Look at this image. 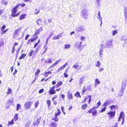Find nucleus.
Instances as JSON below:
<instances>
[{
	"label": "nucleus",
	"mask_w": 127,
	"mask_h": 127,
	"mask_svg": "<svg viewBox=\"0 0 127 127\" xmlns=\"http://www.w3.org/2000/svg\"><path fill=\"white\" fill-rule=\"evenodd\" d=\"M75 30L77 32H80L86 30V29L83 26H81L76 28Z\"/></svg>",
	"instance_id": "nucleus-2"
},
{
	"label": "nucleus",
	"mask_w": 127,
	"mask_h": 127,
	"mask_svg": "<svg viewBox=\"0 0 127 127\" xmlns=\"http://www.w3.org/2000/svg\"><path fill=\"white\" fill-rule=\"evenodd\" d=\"M113 102L112 100L110 98H108L106 100L103 104L104 106H106L108 105L111 104Z\"/></svg>",
	"instance_id": "nucleus-6"
},
{
	"label": "nucleus",
	"mask_w": 127,
	"mask_h": 127,
	"mask_svg": "<svg viewBox=\"0 0 127 127\" xmlns=\"http://www.w3.org/2000/svg\"><path fill=\"white\" fill-rule=\"evenodd\" d=\"M97 18L98 19L99 21L102 20V19L101 16L100 12L99 11L98 12V17H97Z\"/></svg>",
	"instance_id": "nucleus-22"
},
{
	"label": "nucleus",
	"mask_w": 127,
	"mask_h": 127,
	"mask_svg": "<svg viewBox=\"0 0 127 127\" xmlns=\"http://www.w3.org/2000/svg\"><path fill=\"white\" fill-rule=\"evenodd\" d=\"M39 103L38 101H37L36 102H35V108H36L38 105L39 104Z\"/></svg>",
	"instance_id": "nucleus-49"
},
{
	"label": "nucleus",
	"mask_w": 127,
	"mask_h": 127,
	"mask_svg": "<svg viewBox=\"0 0 127 127\" xmlns=\"http://www.w3.org/2000/svg\"><path fill=\"white\" fill-rule=\"evenodd\" d=\"M126 81L124 80L122 82V86L121 87L120 91L124 92V91L126 88Z\"/></svg>",
	"instance_id": "nucleus-7"
},
{
	"label": "nucleus",
	"mask_w": 127,
	"mask_h": 127,
	"mask_svg": "<svg viewBox=\"0 0 127 127\" xmlns=\"http://www.w3.org/2000/svg\"><path fill=\"white\" fill-rule=\"evenodd\" d=\"M21 28H19L16 30L14 32L13 36H15L16 35H18V33L21 31Z\"/></svg>",
	"instance_id": "nucleus-11"
},
{
	"label": "nucleus",
	"mask_w": 127,
	"mask_h": 127,
	"mask_svg": "<svg viewBox=\"0 0 127 127\" xmlns=\"http://www.w3.org/2000/svg\"><path fill=\"white\" fill-rule=\"evenodd\" d=\"M77 95H78L80 97H81V96L80 95V93L78 92H76V93L75 94V96H76Z\"/></svg>",
	"instance_id": "nucleus-53"
},
{
	"label": "nucleus",
	"mask_w": 127,
	"mask_h": 127,
	"mask_svg": "<svg viewBox=\"0 0 127 127\" xmlns=\"http://www.w3.org/2000/svg\"><path fill=\"white\" fill-rule=\"evenodd\" d=\"M21 5V4H18L13 9V11L12 12H16L17 11V9L18 8L19 6Z\"/></svg>",
	"instance_id": "nucleus-15"
},
{
	"label": "nucleus",
	"mask_w": 127,
	"mask_h": 127,
	"mask_svg": "<svg viewBox=\"0 0 127 127\" xmlns=\"http://www.w3.org/2000/svg\"><path fill=\"white\" fill-rule=\"evenodd\" d=\"M64 76L65 77L67 78L68 77V75L66 73H64Z\"/></svg>",
	"instance_id": "nucleus-62"
},
{
	"label": "nucleus",
	"mask_w": 127,
	"mask_h": 127,
	"mask_svg": "<svg viewBox=\"0 0 127 127\" xmlns=\"http://www.w3.org/2000/svg\"><path fill=\"white\" fill-rule=\"evenodd\" d=\"M95 108V106H94L93 108L90 109L87 113H89L90 114L92 113L93 116H95L97 113L96 110Z\"/></svg>",
	"instance_id": "nucleus-4"
},
{
	"label": "nucleus",
	"mask_w": 127,
	"mask_h": 127,
	"mask_svg": "<svg viewBox=\"0 0 127 127\" xmlns=\"http://www.w3.org/2000/svg\"><path fill=\"white\" fill-rule=\"evenodd\" d=\"M87 107V105L86 104H85L82 105V109L85 110L86 109Z\"/></svg>",
	"instance_id": "nucleus-28"
},
{
	"label": "nucleus",
	"mask_w": 127,
	"mask_h": 127,
	"mask_svg": "<svg viewBox=\"0 0 127 127\" xmlns=\"http://www.w3.org/2000/svg\"><path fill=\"white\" fill-rule=\"evenodd\" d=\"M44 89H42L39 90V93H43L44 92Z\"/></svg>",
	"instance_id": "nucleus-50"
},
{
	"label": "nucleus",
	"mask_w": 127,
	"mask_h": 127,
	"mask_svg": "<svg viewBox=\"0 0 127 127\" xmlns=\"http://www.w3.org/2000/svg\"><path fill=\"white\" fill-rule=\"evenodd\" d=\"M48 60V63H49L50 64H51L52 63V60H51L50 59H49Z\"/></svg>",
	"instance_id": "nucleus-59"
},
{
	"label": "nucleus",
	"mask_w": 127,
	"mask_h": 127,
	"mask_svg": "<svg viewBox=\"0 0 127 127\" xmlns=\"http://www.w3.org/2000/svg\"><path fill=\"white\" fill-rule=\"evenodd\" d=\"M124 92L120 91V93L118 94V96H122L123 95Z\"/></svg>",
	"instance_id": "nucleus-44"
},
{
	"label": "nucleus",
	"mask_w": 127,
	"mask_h": 127,
	"mask_svg": "<svg viewBox=\"0 0 127 127\" xmlns=\"http://www.w3.org/2000/svg\"><path fill=\"white\" fill-rule=\"evenodd\" d=\"M21 108V105L19 104H17V111H18V110Z\"/></svg>",
	"instance_id": "nucleus-39"
},
{
	"label": "nucleus",
	"mask_w": 127,
	"mask_h": 127,
	"mask_svg": "<svg viewBox=\"0 0 127 127\" xmlns=\"http://www.w3.org/2000/svg\"><path fill=\"white\" fill-rule=\"evenodd\" d=\"M32 102V101L26 102L25 104V107L26 109H29L31 106Z\"/></svg>",
	"instance_id": "nucleus-5"
},
{
	"label": "nucleus",
	"mask_w": 127,
	"mask_h": 127,
	"mask_svg": "<svg viewBox=\"0 0 127 127\" xmlns=\"http://www.w3.org/2000/svg\"><path fill=\"white\" fill-rule=\"evenodd\" d=\"M60 114V113H59L58 112L55 113V117L56 118V117H57Z\"/></svg>",
	"instance_id": "nucleus-61"
},
{
	"label": "nucleus",
	"mask_w": 127,
	"mask_h": 127,
	"mask_svg": "<svg viewBox=\"0 0 127 127\" xmlns=\"http://www.w3.org/2000/svg\"><path fill=\"white\" fill-rule=\"evenodd\" d=\"M62 82L60 81L57 84V87H58L60 86L61 85H62Z\"/></svg>",
	"instance_id": "nucleus-37"
},
{
	"label": "nucleus",
	"mask_w": 127,
	"mask_h": 127,
	"mask_svg": "<svg viewBox=\"0 0 127 127\" xmlns=\"http://www.w3.org/2000/svg\"><path fill=\"white\" fill-rule=\"evenodd\" d=\"M53 35V33L52 32H51L50 33L49 37H48V38H51Z\"/></svg>",
	"instance_id": "nucleus-57"
},
{
	"label": "nucleus",
	"mask_w": 127,
	"mask_h": 127,
	"mask_svg": "<svg viewBox=\"0 0 127 127\" xmlns=\"http://www.w3.org/2000/svg\"><path fill=\"white\" fill-rule=\"evenodd\" d=\"M3 9H0V15L2 14L3 12Z\"/></svg>",
	"instance_id": "nucleus-60"
},
{
	"label": "nucleus",
	"mask_w": 127,
	"mask_h": 127,
	"mask_svg": "<svg viewBox=\"0 0 127 127\" xmlns=\"http://www.w3.org/2000/svg\"><path fill=\"white\" fill-rule=\"evenodd\" d=\"M117 105H113L110 106V108L111 110H113L114 109H116L117 108Z\"/></svg>",
	"instance_id": "nucleus-25"
},
{
	"label": "nucleus",
	"mask_w": 127,
	"mask_h": 127,
	"mask_svg": "<svg viewBox=\"0 0 127 127\" xmlns=\"http://www.w3.org/2000/svg\"><path fill=\"white\" fill-rule=\"evenodd\" d=\"M101 104V103L100 102V100H99V102H97V106H95V108H97Z\"/></svg>",
	"instance_id": "nucleus-41"
},
{
	"label": "nucleus",
	"mask_w": 127,
	"mask_h": 127,
	"mask_svg": "<svg viewBox=\"0 0 127 127\" xmlns=\"http://www.w3.org/2000/svg\"><path fill=\"white\" fill-rule=\"evenodd\" d=\"M26 55V54H22L20 56L19 58V59L20 60L22 59L23 58H24Z\"/></svg>",
	"instance_id": "nucleus-24"
},
{
	"label": "nucleus",
	"mask_w": 127,
	"mask_h": 127,
	"mask_svg": "<svg viewBox=\"0 0 127 127\" xmlns=\"http://www.w3.org/2000/svg\"><path fill=\"white\" fill-rule=\"evenodd\" d=\"M4 44V42L2 41H0V47L2 45Z\"/></svg>",
	"instance_id": "nucleus-51"
},
{
	"label": "nucleus",
	"mask_w": 127,
	"mask_h": 127,
	"mask_svg": "<svg viewBox=\"0 0 127 127\" xmlns=\"http://www.w3.org/2000/svg\"><path fill=\"white\" fill-rule=\"evenodd\" d=\"M121 40H122L124 41V43H125L127 41V39L126 36H123L121 37Z\"/></svg>",
	"instance_id": "nucleus-20"
},
{
	"label": "nucleus",
	"mask_w": 127,
	"mask_h": 127,
	"mask_svg": "<svg viewBox=\"0 0 127 127\" xmlns=\"http://www.w3.org/2000/svg\"><path fill=\"white\" fill-rule=\"evenodd\" d=\"M65 48L66 49H69L70 48V45L69 44H65L64 45Z\"/></svg>",
	"instance_id": "nucleus-32"
},
{
	"label": "nucleus",
	"mask_w": 127,
	"mask_h": 127,
	"mask_svg": "<svg viewBox=\"0 0 127 127\" xmlns=\"http://www.w3.org/2000/svg\"><path fill=\"white\" fill-rule=\"evenodd\" d=\"M49 93L51 95H53V94H55L56 93V92L54 89H50L49 91Z\"/></svg>",
	"instance_id": "nucleus-19"
},
{
	"label": "nucleus",
	"mask_w": 127,
	"mask_h": 127,
	"mask_svg": "<svg viewBox=\"0 0 127 127\" xmlns=\"http://www.w3.org/2000/svg\"><path fill=\"white\" fill-rule=\"evenodd\" d=\"M125 23L126 25L127 26V17L125 18Z\"/></svg>",
	"instance_id": "nucleus-55"
},
{
	"label": "nucleus",
	"mask_w": 127,
	"mask_h": 127,
	"mask_svg": "<svg viewBox=\"0 0 127 127\" xmlns=\"http://www.w3.org/2000/svg\"><path fill=\"white\" fill-rule=\"evenodd\" d=\"M40 70L39 69H37V71L35 72V75L36 76L37 75H38L39 73H40Z\"/></svg>",
	"instance_id": "nucleus-36"
},
{
	"label": "nucleus",
	"mask_w": 127,
	"mask_h": 127,
	"mask_svg": "<svg viewBox=\"0 0 127 127\" xmlns=\"http://www.w3.org/2000/svg\"><path fill=\"white\" fill-rule=\"evenodd\" d=\"M119 117L121 118L122 119V122L121 124L122 125H123L124 123L125 119L124 113L123 112V111H122L120 113Z\"/></svg>",
	"instance_id": "nucleus-9"
},
{
	"label": "nucleus",
	"mask_w": 127,
	"mask_h": 127,
	"mask_svg": "<svg viewBox=\"0 0 127 127\" xmlns=\"http://www.w3.org/2000/svg\"><path fill=\"white\" fill-rule=\"evenodd\" d=\"M51 102L50 100H48L47 101V104L48 105V107H49L50 106Z\"/></svg>",
	"instance_id": "nucleus-45"
},
{
	"label": "nucleus",
	"mask_w": 127,
	"mask_h": 127,
	"mask_svg": "<svg viewBox=\"0 0 127 127\" xmlns=\"http://www.w3.org/2000/svg\"><path fill=\"white\" fill-rule=\"evenodd\" d=\"M12 91L11 89L9 88L8 89V92H7V95H9L10 94L12 93Z\"/></svg>",
	"instance_id": "nucleus-33"
},
{
	"label": "nucleus",
	"mask_w": 127,
	"mask_h": 127,
	"mask_svg": "<svg viewBox=\"0 0 127 127\" xmlns=\"http://www.w3.org/2000/svg\"><path fill=\"white\" fill-rule=\"evenodd\" d=\"M18 114H16L15 115V116L14 117V120L15 121H17L18 119Z\"/></svg>",
	"instance_id": "nucleus-34"
},
{
	"label": "nucleus",
	"mask_w": 127,
	"mask_h": 127,
	"mask_svg": "<svg viewBox=\"0 0 127 127\" xmlns=\"http://www.w3.org/2000/svg\"><path fill=\"white\" fill-rule=\"evenodd\" d=\"M41 19H39L37 20L36 21L37 24L38 25L40 23H41Z\"/></svg>",
	"instance_id": "nucleus-48"
},
{
	"label": "nucleus",
	"mask_w": 127,
	"mask_h": 127,
	"mask_svg": "<svg viewBox=\"0 0 127 127\" xmlns=\"http://www.w3.org/2000/svg\"><path fill=\"white\" fill-rule=\"evenodd\" d=\"M22 45H21L20 47L16 50V52H19L20 50L21 49V47L22 46Z\"/></svg>",
	"instance_id": "nucleus-52"
},
{
	"label": "nucleus",
	"mask_w": 127,
	"mask_h": 127,
	"mask_svg": "<svg viewBox=\"0 0 127 127\" xmlns=\"http://www.w3.org/2000/svg\"><path fill=\"white\" fill-rule=\"evenodd\" d=\"M95 83H96L98 84H100V81L98 79H96L95 80Z\"/></svg>",
	"instance_id": "nucleus-46"
},
{
	"label": "nucleus",
	"mask_w": 127,
	"mask_h": 127,
	"mask_svg": "<svg viewBox=\"0 0 127 127\" xmlns=\"http://www.w3.org/2000/svg\"><path fill=\"white\" fill-rule=\"evenodd\" d=\"M101 65V63L100 62L98 61L97 62V64L96 66H97L99 68L100 66Z\"/></svg>",
	"instance_id": "nucleus-35"
},
{
	"label": "nucleus",
	"mask_w": 127,
	"mask_h": 127,
	"mask_svg": "<svg viewBox=\"0 0 127 127\" xmlns=\"http://www.w3.org/2000/svg\"><path fill=\"white\" fill-rule=\"evenodd\" d=\"M67 96L69 99H73L72 95L71 93H70V92H67Z\"/></svg>",
	"instance_id": "nucleus-16"
},
{
	"label": "nucleus",
	"mask_w": 127,
	"mask_h": 127,
	"mask_svg": "<svg viewBox=\"0 0 127 127\" xmlns=\"http://www.w3.org/2000/svg\"><path fill=\"white\" fill-rule=\"evenodd\" d=\"M115 112L112 111L108 112L107 113V114L109 115V119H111L112 117H114L115 115Z\"/></svg>",
	"instance_id": "nucleus-10"
},
{
	"label": "nucleus",
	"mask_w": 127,
	"mask_h": 127,
	"mask_svg": "<svg viewBox=\"0 0 127 127\" xmlns=\"http://www.w3.org/2000/svg\"><path fill=\"white\" fill-rule=\"evenodd\" d=\"M91 95H89L88 96V97L89 98V102L88 103H90L91 100Z\"/></svg>",
	"instance_id": "nucleus-47"
},
{
	"label": "nucleus",
	"mask_w": 127,
	"mask_h": 127,
	"mask_svg": "<svg viewBox=\"0 0 127 127\" xmlns=\"http://www.w3.org/2000/svg\"><path fill=\"white\" fill-rule=\"evenodd\" d=\"M61 60L62 59H59L55 63L53 64V66H54L57 65L60 62H61Z\"/></svg>",
	"instance_id": "nucleus-30"
},
{
	"label": "nucleus",
	"mask_w": 127,
	"mask_h": 127,
	"mask_svg": "<svg viewBox=\"0 0 127 127\" xmlns=\"http://www.w3.org/2000/svg\"><path fill=\"white\" fill-rule=\"evenodd\" d=\"M88 10L85 9H83L82 12V17L86 20L88 19Z\"/></svg>",
	"instance_id": "nucleus-1"
},
{
	"label": "nucleus",
	"mask_w": 127,
	"mask_h": 127,
	"mask_svg": "<svg viewBox=\"0 0 127 127\" xmlns=\"http://www.w3.org/2000/svg\"><path fill=\"white\" fill-rule=\"evenodd\" d=\"M30 35L29 34H27L26 35L25 37V40H27L29 37V36Z\"/></svg>",
	"instance_id": "nucleus-54"
},
{
	"label": "nucleus",
	"mask_w": 127,
	"mask_h": 127,
	"mask_svg": "<svg viewBox=\"0 0 127 127\" xmlns=\"http://www.w3.org/2000/svg\"><path fill=\"white\" fill-rule=\"evenodd\" d=\"M112 35L114 36L115 34L118 33L117 31V30H115L112 31Z\"/></svg>",
	"instance_id": "nucleus-27"
},
{
	"label": "nucleus",
	"mask_w": 127,
	"mask_h": 127,
	"mask_svg": "<svg viewBox=\"0 0 127 127\" xmlns=\"http://www.w3.org/2000/svg\"><path fill=\"white\" fill-rule=\"evenodd\" d=\"M78 66V64L77 63H75L74 65L73 66V68H74L75 69H77Z\"/></svg>",
	"instance_id": "nucleus-31"
},
{
	"label": "nucleus",
	"mask_w": 127,
	"mask_h": 127,
	"mask_svg": "<svg viewBox=\"0 0 127 127\" xmlns=\"http://www.w3.org/2000/svg\"><path fill=\"white\" fill-rule=\"evenodd\" d=\"M68 65L67 63H65L63 66L60 67L59 68L58 70V72H60L67 65Z\"/></svg>",
	"instance_id": "nucleus-13"
},
{
	"label": "nucleus",
	"mask_w": 127,
	"mask_h": 127,
	"mask_svg": "<svg viewBox=\"0 0 127 127\" xmlns=\"http://www.w3.org/2000/svg\"><path fill=\"white\" fill-rule=\"evenodd\" d=\"M80 39L82 40V41H84L85 40V37H83V36H82L81 37Z\"/></svg>",
	"instance_id": "nucleus-58"
},
{
	"label": "nucleus",
	"mask_w": 127,
	"mask_h": 127,
	"mask_svg": "<svg viewBox=\"0 0 127 127\" xmlns=\"http://www.w3.org/2000/svg\"><path fill=\"white\" fill-rule=\"evenodd\" d=\"M15 51V47L13 46L12 50V53H14V52Z\"/></svg>",
	"instance_id": "nucleus-56"
},
{
	"label": "nucleus",
	"mask_w": 127,
	"mask_h": 127,
	"mask_svg": "<svg viewBox=\"0 0 127 127\" xmlns=\"http://www.w3.org/2000/svg\"><path fill=\"white\" fill-rule=\"evenodd\" d=\"M41 29H40L38 30H37L35 31L34 33L35 36L37 35L39 33L40 31H42V29L41 30H40Z\"/></svg>",
	"instance_id": "nucleus-26"
},
{
	"label": "nucleus",
	"mask_w": 127,
	"mask_h": 127,
	"mask_svg": "<svg viewBox=\"0 0 127 127\" xmlns=\"http://www.w3.org/2000/svg\"><path fill=\"white\" fill-rule=\"evenodd\" d=\"M26 15L25 14L21 15L19 18V20H21L25 19Z\"/></svg>",
	"instance_id": "nucleus-23"
},
{
	"label": "nucleus",
	"mask_w": 127,
	"mask_h": 127,
	"mask_svg": "<svg viewBox=\"0 0 127 127\" xmlns=\"http://www.w3.org/2000/svg\"><path fill=\"white\" fill-rule=\"evenodd\" d=\"M86 77L83 76L80 79L79 84L81 86L83 83V82L84 80V79L86 78Z\"/></svg>",
	"instance_id": "nucleus-12"
},
{
	"label": "nucleus",
	"mask_w": 127,
	"mask_h": 127,
	"mask_svg": "<svg viewBox=\"0 0 127 127\" xmlns=\"http://www.w3.org/2000/svg\"><path fill=\"white\" fill-rule=\"evenodd\" d=\"M106 106H104V107L100 111V112L101 113H102L103 112L105 111L106 110Z\"/></svg>",
	"instance_id": "nucleus-43"
},
{
	"label": "nucleus",
	"mask_w": 127,
	"mask_h": 127,
	"mask_svg": "<svg viewBox=\"0 0 127 127\" xmlns=\"http://www.w3.org/2000/svg\"><path fill=\"white\" fill-rule=\"evenodd\" d=\"M86 89L85 88V86H84L82 90V93H83L82 94H83L85 93L86 91Z\"/></svg>",
	"instance_id": "nucleus-42"
},
{
	"label": "nucleus",
	"mask_w": 127,
	"mask_h": 127,
	"mask_svg": "<svg viewBox=\"0 0 127 127\" xmlns=\"http://www.w3.org/2000/svg\"><path fill=\"white\" fill-rule=\"evenodd\" d=\"M16 12H12V16L13 17H15L16 16H17L18 15V14H15V13Z\"/></svg>",
	"instance_id": "nucleus-40"
},
{
	"label": "nucleus",
	"mask_w": 127,
	"mask_h": 127,
	"mask_svg": "<svg viewBox=\"0 0 127 127\" xmlns=\"http://www.w3.org/2000/svg\"><path fill=\"white\" fill-rule=\"evenodd\" d=\"M51 125L52 127H57L56 124L55 123H51Z\"/></svg>",
	"instance_id": "nucleus-38"
},
{
	"label": "nucleus",
	"mask_w": 127,
	"mask_h": 127,
	"mask_svg": "<svg viewBox=\"0 0 127 127\" xmlns=\"http://www.w3.org/2000/svg\"><path fill=\"white\" fill-rule=\"evenodd\" d=\"M103 44H102L100 46V51H99V56L100 57H103V54L102 53V51L103 49Z\"/></svg>",
	"instance_id": "nucleus-8"
},
{
	"label": "nucleus",
	"mask_w": 127,
	"mask_h": 127,
	"mask_svg": "<svg viewBox=\"0 0 127 127\" xmlns=\"http://www.w3.org/2000/svg\"><path fill=\"white\" fill-rule=\"evenodd\" d=\"M112 41V40H111L107 41L106 42V46H104V45H103V48H104L107 47L110 48L112 47L113 45Z\"/></svg>",
	"instance_id": "nucleus-3"
},
{
	"label": "nucleus",
	"mask_w": 127,
	"mask_h": 127,
	"mask_svg": "<svg viewBox=\"0 0 127 127\" xmlns=\"http://www.w3.org/2000/svg\"><path fill=\"white\" fill-rule=\"evenodd\" d=\"M124 13L125 18L127 17V7H124Z\"/></svg>",
	"instance_id": "nucleus-14"
},
{
	"label": "nucleus",
	"mask_w": 127,
	"mask_h": 127,
	"mask_svg": "<svg viewBox=\"0 0 127 127\" xmlns=\"http://www.w3.org/2000/svg\"><path fill=\"white\" fill-rule=\"evenodd\" d=\"M41 118L40 117L39 118H38L36 121L34 123L35 125H38L40 123V121Z\"/></svg>",
	"instance_id": "nucleus-18"
},
{
	"label": "nucleus",
	"mask_w": 127,
	"mask_h": 127,
	"mask_svg": "<svg viewBox=\"0 0 127 127\" xmlns=\"http://www.w3.org/2000/svg\"><path fill=\"white\" fill-rule=\"evenodd\" d=\"M14 123L13 120V119H12L11 121L8 122L7 125L9 126L10 125H13Z\"/></svg>",
	"instance_id": "nucleus-29"
},
{
	"label": "nucleus",
	"mask_w": 127,
	"mask_h": 127,
	"mask_svg": "<svg viewBox=\"0 0 127 127\" xmlns=\"http://www.w3.org/2000/svg\"><path fill=\"white\" fill-rule=\"evenodd\" d=\"M36 53L33 50L31 51L29 53L28 55L29 56H31L33 54L34 55H35Z\"/></svg>",
	"instance_id": "nucleus-17"
},
{
	"label": "nucleus",
	"mask_w": 127,
	"mask_h": 127,
	"mask_svg": "<svg viewBox=\"0 0 127 127\" xmlns=\"http://www.w3.org/2000/svg\"><path fill=\"white\" fill-rule=\"evenodd\" d=\"M57 97L58 96L57 95H55L54 97L52 98V100H54V99L57 98Z\"/></svg>",
	"instance_id": "nucleus-63"
},
{
	"label": "nucleus",
	"mask_w": 127,
	"mask_h": 127,
	"mask_svg": "<svg viewBox=\"0 0 127 127\" xmlns=\"http://www.w3.org/2000/svg\"><path fill=\"white\" fill-rule=\"evenodd\" d=\"M5 28V25H3L1 29V31H3V30Z\"/></svg>",
	"instance_id": "nucleus-64"
},
{
	"label": "nucleus",
	"mask_w": 127,
	"mask_h": 127,
	"mask_svg": "<svg viewBox=\"0 0 127 127\" xmlns=\"http://www.w3.org/2000/svg\"><path fill=\"white\" fill-rule=\"evenodd\" d=\"M92 87L91 85H89L87 86V90L88 91H91L92 90Z\"/></svg>",
	"instance_id": "nucleus-21"
}]
</instances>
